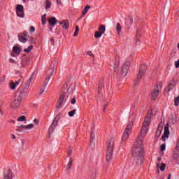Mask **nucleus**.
<instances>
[{"instance_id": "nucleus-1", "label": "nucleus", "mask_w": 179, "mask_h": 179, "mask_svg": "<svg viewBox=\"0 0 179 179\" xmlns=\"http://www.w3.org/2000/svg\"><path fill=\"white\" fill-rule=\"evenodd\" d=\"M143 141L142 139L137 138L134 147L132 150V155L135 160H136L137 164H142L143 162Z\"/></svg>"}, {"instance_id": "nucleus-2", "label": "nucleus", "mask_w": 179, "mask_h": 179, "mask_svg": "<svg viewBox=\"0 0 179 179\" xmlns=\"http://www.w3.org/2000/svg\"><path fill=\"white\" fill-rule=\"evenodd\" d=\"M152 117V110H149L145 120L144 122L143 123V127L141 129L140 135L137 138V139H143L145 136H146V134H148V129L149 128V125H150V118ZM143 141V140H142Z\"/></svg>"}, {"instance_id": "nucleus-3", "label": "nucleus", "mask_w": 179, "mask_h": 179, "mask_svg": "<svg viewBox=\"0 0 179 179\" xmlns=\"http://www.w3.org/2000/svg\"><path fill=\"white\" fill-rule=\"evenodd\" d=\"M135 121V115H130L129 117V124L126 126L123 136L122 138V142H125L129 138V135H131V132H132V127H134V122Z\"/></svg>"}, {"instance_id": "nucleus-4", "label": "nucleus", "mask_w": 179, "mask_h": 179, "mask_svg": "<svg viewBox=\"0 0 179 179\" xmlns=\"http://www.w3.org/2000/svg\"><path fill=\"white\" fill-rule=\"evenodd\" d=\"M114 149V139L110 138L108 141V148L106 151V160L107 162H110L111 160V157H113V150Z\"/></svg>"}, {"instance_id": "nucleus-5", "label": "nucleus", "mask_w": 179, "mask_h": 179, "mask_svg": "<svg viewBox=\"0 0 179 179\" xmlns=\"http://www.w3.org/2000/svg\"><path fill=\"white\" fill-rule=\"evenodd\" d=\"M146 69H148V68L146 67L145 64H142L141 66L138 74L137 75V78L136 79V82H139L141 79L143 78L145 73L146 72Z\"/></svg>"}, {"instance_id": "nucleus-6", "label": "nucleus", "mask_w": 179, "mask_h": 179, "mask_svg": "<svg viewBox=\"0 0 179 179\" xmlns=\"http://www.w3.org/2000/svg\"><path fill=\"white\" fill-rule=\"evenodd\" d=\"M162 90V85H157L154 89V91L151 93V99L152 100H156L159 96V92Z\"/></svg>"}, {"instance_id": "nucleus-7", "label": "nucleus", "mask_w": 179, "mask_h": 179, "mask_svg": "<svg viewBox=\"0 0 179 179\" xmlns=\"http://www.w3.org/2000/svg\"><path fill=\"white\" fill-rule=\"evenodd\" d=\"M129 66H131V62H126L122 69H121V73L122 76H127V73H128V71L129 69Z\"/></svg>"}, {"instance_id": "nucleus-8", "label": "nucleus", "mask_w": 179, "mask_h": 179, "mask_svg": "<svg viewBox=\"0 0 179 179\" xmlns=\"http://www.w3.org/2000/svg\"><path fill=\"white\" fill-rule=\"evenodd\" d=\"M23 5L17 4L16 6V13L18 17H24V11Z\"/></svg>"}, {"instance_id": "nucleus-9", "label": "nucleus", "mask_w": 179, "mask_h": 179, "mask_svg": "<svg viewBox=\"0 0 179 179\" xmlns=\"http://www.w3.org/2000/svg\"><path fill=\"white\" fill-rule=\"evenodd\" d=\"M58 121H59V116H56L49 128V134H52V132H54V129H55V127L58 125Z\"/></svg>"}, {"instance_id": "nucleus-10", "label": "nucleus", "mask_w": 179, "mask_h": 179, "mask_svg": "<svg viewBox=\"0 0 179 179\" xmlns=\"http://www.w3.org/2000/svg\"><path fill=\"white\" fill-rule=\"evenodd\" d=\"M33 128H34V124H29L28 125H21L17 127L16 131L22 132V129H25V131H28V129H33Z\"/></svg>"}, {"instance_id": "nucleus-11", "label": "nucleus", "mask_w": 179, "mask_h": 179, "mask_svg": "<svg viewBox=\"0 0 179 179\" xmlns=\"http://www.w3.org/2000/svg\"><path fill=\"white\" fill-rule=\"evenodd\" d=\"M18 96H20L21 99H23V97H27V96H29V88L27 87H20V94Z\"/></svg>"}, {"instance_id": "nucleus-12", "label": "nucleus", "mask_w": 179, "mask_h": 179, "mask_svg": "<svg viewBox=\"0 0 179 179\" xmlns=\"http://www.w3.org/2000/svg\"><path fill=\"white\" fill-rule=\"evenodd\" d=\"M20 103H22V96H17V98L14 100L11 103V107L13 108H17L19 106H20Z\"/></svg>"}, {"instance_id": "nucleus-13", "label": "nucleus", "mask_w": 179, "mask_h": 179, "mask_svg": "<svg viewBox=\"0 0 179 179\" xmlns=\"http://www.w3.org/2000/svg\"><path fill=\"white\" fill-rule=\"evenodd\" d=\"M169 123L166 124L164 127V134L162 136V141L164 142L166 141V138H169V135H170V131L169 129Z\"/></svg>"}, {"instance_id": "nucleus-14", "label": "nucleus", "mask_w": 179, "mask_h": 179, "mask_svg": "<svg viewBox=\"0 0 179 179\" xmlns=\"http://www.w3.org/2000/svg\"><path fill=\"white\" fill-rule=\"evenodd\" d=\"M54 71H55L54 68H52L48 71V76L45 78V85H48V80L51 79V77L54 74Z\"/></svg>"}, {"instance_id": "nucleus-15", "label": "nucleus", "mask_w": 179, "mask_h": 179, "mask_svg": "<svg viewBox=\"0 0 179 179\" xmlns=\"http://www.w3.org/2000/svg\"><path fill=\"white\" fill-rule=\"evenodd\" d=\"M21 51H23V49L22 48V46H20V45H16L13 47V52H14V54H17V55H19Z\"/></svg>"}, {"instance_id": "nucleus-16", "label": "nucleus", "mask_w": 179, "mask_h": 179, "mask_svg": "<svg viewBox=\"0 0 179 179\" xmlns=\"http://www.w3.org/2000/svg\"><path fill=\"white\" fill-rule=\"evenodd\" d=\"M27 36V32H24L23 34H20L18 35V38L21 43H26L27 41V38L26 36Z\"/></svg>"}, {"instance_id": "nucleus-17", "label": "nucleus", "mask_w": 179, "mask_h": 179, "mask_svg": "<svg viewBox=\"0 0 179 179\" xmlns=\"http://www.w3.org/2000/svg\"><path fill=\"white\" fill-rule=\"evenodd\" d=\"M66 94V93H63L62 95L59 97V99L58 101L57 108H59V106H62V104H65V101H66V99L64 100Z\"/></svg>"}, {"instance_id": "nucleus-18", "label": "nucleus", "mask_w": 179, "mask_h": 179, "mask_svg": "<svg viewBox=\"0 0 179 179\" xmlns=\"http://www.w3.org/2000/svg\"><path fill=\"white\" fill-rule=\"evenodd\" d=\"M19 85H20V81H10L9 83V87L10 89H11V90H15V89H16V87L19 86Z\"/></svg>"}, {"instance_id": "nucleus-19", "label": "nucleus", "mask_w": 179, "mask_h": 179, "mask_svg": "<svg viewBox=\"0 0 179 179\" xmlns=\"http://www.w3.org/2000/svg\"><path fill=\"white\" fill-rule=\"evenodd\" d=\"M176 85H177V82H176V80H173L170 81L169 84L168 85V92L173 90V89L176 87Z\"/></svg>"}, {"instance_id": "nucleus-20", "label": "nucleus", "mask_w": 179, "mask_h": 179, "mask_svg": "<svg viewBox=\"0 0 179 179\" xmlns=\"http://www.w3.org/2000/svg\"><path fill=\"white\" fill-rule=\"evenodd\" d=\"M13 175L12 173V171L7 170L4 172V179H12Z\"/></svg>"}, {"instance_id": "nucleus-21", "label": "nucleus", "mask_w": 179, "mask_h": 179, "mask_svg": "<svg viewBox=\"0 0 179 179\" xmlns=\"http://www.w3.org/2000/svg\"><path fill=\"white\" fill-rule=\"evenodd\" d=\"M30 64V60L27 57H23L22 58V62H21L22 66H26Z\"/></svg>"}, {"instance_id": "nucleus-22", "label": "nucleus", "mask_w": 179, "mask_h": 179, "mask_svg": "<svg viewBox=\"0 0 179 179\" xmlns=\"http://www.w3.org/2000/svg\"><path fill=\"white\" fill-rule=\"evenodd\" d=\"M48 22L50 26H55V24H57V18H55V17H52L48 19Z\"/></svg>"}, {"instance_id": "nucleus-23", "label": "nucleus", "mask_w": 179, "mask_h": 179, "mask_svg": "<svg viewBox=\"0 0 179 179\" xmlns=\"http://www.w3.org/2000/svg\"><path fill=\"white\" fill-rule=\"evenodd\" d=\"M60 24L63 25V29L68 30V27H69V22H68V20H64L61 22Z\"/></svg>"}, {"instance_id": "nucleus-24", "label": "nucleus", "mask_w": 179, "mask_h": 179, "mask_svg": "<svg viewBox=\"0 0 179 179\" xmlns=\"http://www.w3.org/2000/svg\"><path fill=\"white\" fill-rule=\"evenodd\" d=\"M133 21L134 19H132L131 16H127L125 19V23L127 26H129V24H132Z\"/></svg>"}, {"instance_id": "nucleus-25", "label": "nucleus", "mask_w": 179, "mask_h": 179, "mask_svg": "<svg viewBox=\"0 0 179 179\" xmlns=\"http://www.w3.org/2000/svg\"><path fill=\"white\" fill-rule=\"evenodd\" d=\"M162 131H163V127L160 126V124L158 126V128L156 131V136L159 138L160 135H162Z\"/></svg>"}, {"instance_id": "nucleus-26", "label": "nucleus", "mask_w": 179, "mask_h": 179, "mask_svg": "<svg viewBox=\"0 0 179 179\" xmlns=\"http://www.w3.org/2000/svg\"><path fill=\"white\" fill-rule=\"evenodd\" d=\"M99 33L104 34L106 33V26L101 24L99 27Z\"/></svg>"}, {"instance_id": "nucleus-27", "label": "nucleus", "mask_w": 179, "mask_h": 179, "mask_svg": "<svg viewBox=\"0 0 179 179\" xmlns=\"http://www.w3.org/2000/svg\"><path fill=\"white\" fill-rule=\"evenodd\" d=\"M51 8V2L48 0H46L45 2V9L48 10V9H50Z\"/></svg>"}, {"instance_id": "nucleus-28", "label": "nucleus", "mask_w": 179, "mask_h": 179, "mask_svg": "<svg viewBox=\"0 0 179 179\" xmlns=\"http://www.w3.org/2000/svg\"><path fill=\"white\" fill-rule=\"evenodd\" d=\"M89 9H90V6H86L84 8V10H83V16H85L86 15V13H87V12H89Z\"/></svg>"}, {"instance_id": "nucleus-29", "label": "nucleus", "mask_w": 179, "mask_h": 179, "mask_svg": "<svg viewBox=\"0 0 179 179\" xmlns=\"http://www.w3.org/2000/svg\"><path fill=\"white\" fill-rule=\"evenodd\" d=\"M101 36H103L102 33H101L99 31H95V34H94L95 38H100V37H101Z\"/></svg>"}, {"instance_id": "nucleus-30", "label": "nucleus", "mask_w": 179, "mask_h": 179, "mask_svg": "<svg viewBox=\"0 0 179 179\" xmlns=\"http://www.w3.org/2000/svg\"><path fill=\"white\" fill-rule=\"evenodd\" d=\"M47 23V15L44 14L42 15V24H45Z\"/></svg>"}, {"instance_id": "nucleus-31", "label": "nucleus", "mask_w": 179, "mask_h": 179, "mask_svg": "<svg viewBox=\"0 0 179 179\" xmlns=\"http://www.w3.org/2000/svg\"><path fill=\"white\" fill-rule=\"evenodd\" d=\"M116 30H117V34H120V33H121V30H122L121 24H120V23L117 24Z\"/></svg>"}, {"instance_id": "nucleus-32", "label": "nucleus", "mask_w": 179, "mask_h": 179, "mask_svg": "<svg viewBox=\"0 0 179 179\" xmlns=\"http://www.w3.org/2000/svg\"><path fill=\"white\" fill-rule=\"evenodd\" d=\"M178 104H179V96L175 97L174 99V106L176 107H178Z\"/></svg>"}, {"instance_id": "nucleus-33", "label": "nucleus", "mask_w": 179, "mask_h": 179, "mask_svg": "<svg viewBox=\"0 0 179 179\" xmlns=\"http://www.w3.org/2000/svg\"><path fill=\"white\" fill-rule=\"evenodd\" d=\"M33 50V45L28 46L27 48L24 50V52H30Z\"/></svg>"}, {"instance_id": "nucleus-34", "label": "nucleus", "mask_w": 179, "mask_h": 179, "mask_svg": "<svg viewBox=\"0 0 179 179\" xmlns=\"http://www.w3.org/2000/svg\"><path fill=\"white\" fill-rule=\"evenodd\" d=\"M76 114V109H73L69 112V117H73Z\"/></svg>"}, {"instance_id": "nucleus-35", "label": "nucleus", "mask_w": 179, "mask_h": 179, "mask_svg": "<svg viewBox=\"0 0 179 179\" xmlns=\"http://www.w3.org/2000/svg\"><path fill=\"white\" fill-rule=\"evenodd\" d=\"M78 34H79V26L76 25V30L74 32V36L76 37V36H78Z\"/></svg>"}, {"instance_id": "nucleus-36", "label": "nucleus", "mask_w": 179, "mask_h": 179, "mask_svg": "<svg viewBox=\"0 0 179 179\" xmlns=\"http://www.w3.org/2000/svg\"><path fill=\"white\" fill-rule=\"evenodd\" d=\"M71 167H72V159H70V161L67 164V167H66L67 170H71Z\"/></svg>"}, {"instance_id": "nucleus-37", "label": "nucleus", "mask_w": 179, "mask_h": 179, "mask_svg": "<svg viewBox=\"0 0 179 179\" xmlns=\"http://www.w3.org/2000/svg\"><path fill=\"white\" fill-rule=\"evenodd\" d=\"M161 171H164L166 170V164L162 163L160 166Z\"/></svg>"}, {"instance_id": "nucleus-38", "label": "nucleus", "mask_w": 179, "mask_h": 179, "mask_svg": "<svg viewBox=\"0 0 179 179\" xmlns=\"http://www.w3.org/2000/svg\"><path fill=\"white\" fill-rule=\"evenodd\" d=\"M17 121H20V122H24V121H26V117L24 116H20L17 118Z\"/></svg>"}, {"instance_id": "nucleus-39", "label": "nucleus", "mask_w": 179, "mask_h": 179, "mask_svg": "<svg viewBox=\"0 0 179 179\" xmlns=\"http://www.w3.org/2000/svg\"><path fill=\"white\" fill-rule=\"evenodd\" d=\"M98 89H99V90H98L99 93H101V89H103V84L102 83L99 84Z\"/></svg>"}, {"instance_id": "nucleus-40", "label": "nucleus", "mask_w": 179, "mask_h": 179, "mask_svg": "<svg viewBox=\"0 0 179 179\" xmlns=\"http://www.w3.org/2000/svg\"><path fill=\"white\" fill-rule=\"evenodd\" d=\"M179 156V151H175L174 154H173V157H175V159H177V157H178Z\"/></svg>"}, {"instance_id": "nucleus-41", "label": "nucleus", "mask_w": 179, "mask_h": 179, "mask_svg": "<svg viewBox=\"0 0 179 179\" xmlns=\"http://www.w3.org/2000/svg\"><path fill=\"white\" fill-rule=\"evenodd\" d=\"M29 43H30V44H34L36 43V41L34 40V38L31 37L29 38Z\"/></svg>"}, {"instance_id": "nucleus-42", "label": "nucleus", "mask_w": 179, "mask_h": 179, "mask_svg": "<svg viewBox=\"0 0 179 179\" xmlns=\"http://www.w3.org/2000/svg\"><path fill=\"white\" fill-rule=\"evenodd\" d=\"M161 150L162 151L166 150V144H162L161 145Z\"/></svg>"}, {"instance_id": "nucleus-43", "label": "nucleus", "mask_w": 179, "mask_h": 179, "mask_svg": "<svg viewBox=\"0 0 179 179\" xmlns=\"http://www.w3.org/2000/svg\"><path fill=\"white\" fill-rule=\"evenodd\" d=\"M114 69H117L118 68V62H115L113 66Z\"/></svg>"}, {"instance_id": "nucleus-44", "label": "nucleus", "mask_w": 179, "mask_h": 179, "mask_svg": "<svg viewBox=\"0 0 179 179\" xmlns=\"http://www.w3.org/2000/svg\"><path fill=\"white\" fill-rule=\"evenodd\" d=\"M31 80H33V76H31L28 80V86L31 83Z\"/></svg>"}, {"instance_id": "nucleus-45", "label": "nucleus", "mask_w": 179, "mask_h": 179, "mask_svg": "<svg viewBox=\"0 0 179 179\" xmlns=\"http://www.w3.org/2000/svg\"><path fill=\"white\" fill-rule=\"evenodd\" d=\"M176 68H179V60L175 62Z\"/></svg>"}, {"instance_id": "nucleus-46", "label": "nucleus", "mask_w": 179, "mask_h": 179, "mask_svg": "<svg viewBox=\"0 0 179 179\" xmlns=\"http://www.w3.org/2000/svg\"><path fill=\"white\" fill-rule=\"evenodd\" d=\"M91 139H94V132H93V130L91 131Z\"/></svg>"}, {"instance_id": "nucleus-47", "label": "nucleus", "mask_w": 179, "mask_h": 179, "mask_svg": "<svg viewBox=\"0 0 179 179\" xmlns=\"http://www.w3.org/2000/svg\"><path fill=\"white\" fill-rule=\"evenodd\" d=\"M71 104H75L76 103V99L75 98H73L71 101Z\"/></svg>"}, {"instance_id": "nucleus-48", "label": "nucleus", "mask_w": 179, "mask_h": 179, "mask_svg": "<svg viewBox=\"0 0 179 179\" xmlns=\"http://www.w3.org/2000/svg\"><path fill=\"white\" fill-rule=\"evenodd\" d=\"M140 36H141V32L139 31H137V33H136L137 38H138Z\"/></svg>"}, {"instance_id": "nucleus-49", "label": "nucleus", "mask_w": 179, "mask_h": 179, "mask_svg": "<svg viewBox=\"0 0 179 179\" xmlns=\"http://www.w3.org/2000/svg\"><path fill=\"white\" fill-rule=\"evenodd\" d=\"M96 176V169L93 170L92 173V177H94Z\"/></svg>"}, {"instance_id": "nucleus-50", "label": "nucleus", "mask_w": 179, "mask_h": 179, "mask_svg": "<svg viewBox=\"0 0 179 179\" xmlns=\"http://www.w3.org/2000/svg\"><path fill=\"white\" fill-rule=\"evenodd\" d=\"M35 30H36V28H34V27H31L30 31L33 32V31H35Z\"/></svg>"}, {"instance_id": "nucleus-51", "label": "nucleus", "mask_w": 179, "mask_h": 179, "mask_svg": "<svg viewBox=\"0 0 179 179\" xmlns=\"http://www.w3.org/2000/svg\"><path fill=\"white\" fill-rule=\"evenodd\" d=\"M136 44L137 45H139L141 44V41H139V39H137V40L136 41Z\"/></svg>"}, {"instance_id": "nucleus-52", "label": "nucleus", "mask_w": 179, "mask_h": 179, "mask_svg": "<svg viewBox=\"0 0 179 179\" xmlns=\"http://www.w3.org/2000/svg\"><path fill=\"white\" fill-rule=\"evenodd\" d=\"M87 55L90 57H93V53H92V52H87Z\"/></svg>"}, {"instance_id": "nucleus-53", "label": "nucleus", "mask_w": 179, "mask_h": 179, "mask_svg": "<svg viewBox=\"0 0 179 179\" xmlns=\"http://www.w3.org/2000/svg\"><path fill=\"white\" fill-rule=\"evenodd\" d=\"M50 41L52 43V45H54V38H51Z\"/></svg>"}, {"instance_id": "nucleus-54", "label": "nucleus", "mask_w": 179, "mask_h": 179, "mask_svg": "<svg viewBox=\"0 0 179 179\" xmlns=\"http://www.w3.org/2000/svg\"><path fill=\"white\" fill-rule=\"evenodd\" d=\"M10 62L11 64H15V60L13 59H10Z\"/></svg>"}, {"instance_id": "nucleus-55", "label": "nucleus", "mask_w": 179, "mask_h": 179, "mask_svg": "<svg viewBox=\"0 0 179 179\" xmlns=\"http://www.w3.org/2000/svg\"><path fill=\"white\" fill-rule=\"evenodd\" d=\"M12 139H16V136L14 134H11Z\"/></svg>"}, {"instance_id": "nucleus-56", "label": "nucleus", "mask_w": 179, "mask_h": 179, "mask_svg": "<svg viewBox=\"0 0 179 179\" xmlns=\"http://www.w3.org/2000/svg\"><path fill=\"white\" fill-rule=\"evenodd\" d=\"M106 108H107V104H105V105L103 106V111H106Z\"/></svg>"}, {"instance_id": "nucleus-57", "label": "nucleus", "mask_w": 179, "mask_h": 179, "mask_svg": "<svg viewBox=\"0 0 179 179\" xmlns=\"http://www.w3.org/2000/svg\"><path fill=\"white\" fill-rule=\"evenodd\" d=\"M34 124H38V120H36V119H35L34 120Z\"/></svg>"}, {"instance_id": "nucleus-58", "label": "nucleus", "mask_w": 179, "mask_h": 179, "mask_svg": "<svg viewBox=\"0 0 179 179\" xmlns=\"http://www.w3.org/2000/svg\"><path fill=\"white\" fill-rule=\"evenodd\" d=\"M68 153H69V156H71V153H72V150H69Z\"/></svg>"}, {"instance_id": "nucleus-59", "label": "nucleus", "mask_w": 179, "mask_h": 179, "mask_svg": "<svg viewBox=\"0 0 179 179\" xmlns=\"http://www.w3.org/2000/svg\"><path fill=\"white\" fill-rule=\"evenodd\" d=\"M43 93H44V90L41 89V90L40 94H43Z\"/></svg>"}, {"instance_id": "nucleus-60", "label": "nucleus", "mask_w": 179, "mask_h": 179, "mask_svg": "<svg viewBox=\"0 0 179 179\" xmlns=\"http://www.w3.org/2000/svg\"><path fill=\"white\" fill-rule=\"evenodd\" d=\"M170 178H171V174H169L168 176V179H170Z\"/></svg>"}, {"instance_id": "nucleus-61", "label": "nucleus", "mask_w": 179, "mask_h": 179, "mask_svg": "<svg viewBox=\"0 0 179 179\" xmlns=\"http://www.w3.org/2000/svg\"><path fill=\"white\" fill-rule=\"evenodd\" d=\"M50 31H52V27L50 28Z\"/></svg>"}, {"instance_id": "nucleus-62", "label": "nucleus", "mask_w": 179, "mask_h": 179, "mask_svg": "<svg viewBox=\"0 0 179 179\" xmlns=\"http://www.w3.org/2000/svg\"><path fill=\"white\" fill-rule=\"evenodd\" d=\"M178 143H179V138H178Z\"/></svg>"}, {"instance_id": "nucleus-63", "label": "nucleus", "mask_w": 179, "mask_h": 179, "mask_svg": "<svg viewBox=\"0 0 179 179\" xmlns=\"http://www.w3.org/2000/svg\"><path fill=\"white\" fill-rule=\"evenodd\" d=\"M157 167H159V164L157 166Z\"/></svg>"}, {"instance_id": "nucleus-64", "label": "nucleus", "mask_w": 179, "mask_h": 179, "mask_svg": "<svg viewBox=\"0 0 179 179\" xmlns=\"http://www.w3.org/2000/svg\"><path fill=\"white\" fill-rule=\"evenodd\" d=\"M24 1H26V0H23Z\"/></svg>"}]
</instances>
